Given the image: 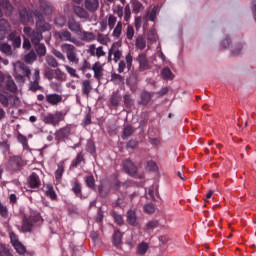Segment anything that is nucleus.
<instances>
[{
	"mask_svg": "<svg viewBox=\"0 0 256 256\" xmlns=\"http://www.w3.org/2000/svg\"><path fill=\"white\" fill-rule=\"evenodd\" d=\"M65 113L63 111H56L55 113H47L42 116V121L46 125L57 127L61 121H65Z\"/></svg>",
	"mask_w": 256,
	"mask_h": 256,
	"instance_id": "obj_1",
	"label": "nucleus"
},
{
	"mask_svg": "<svg viewBox=\"0 0 256 256\" xmlns=\"http://www.w3.org/2000/svg\"><path fill=\"white\" fill-rule=\"evenodd\" d=\"M62 53H65L68 61L70 63L79 64V57H77V48L73 44H62L61 45Z\"/></svg>",
	"mask_w": 256,
	"mask_h": 256,
	"instance_id": "obj_2",
	"label": "nucleus"
},
{
	"mask_svg": "<svg viewBox=\"0 0 256 256\" xmlns=\"http://www.w3.org/2000/svg\"><path fill=\"white\" fill-rule=\"evenodd\" d=\"M34 16L38 21H36V31L40 33H45L51 29V24L45 21V16L39 10H34Z\"/></svg>",
	"mask_w": 256,
	"mask_h": 256,
	"instance_id": "obj_3",
	"label": "nucleus"
},
{
	"mask_svg": "<svg viewBox=\"0 0 256 256\" xmlns=\"http://www.w3.org/2000/svg\"><path fill=\"white\" fill-rule=\"evenodd\" d=\"M6 82V89L10 93H17V84L11 77V75H5L3 72H0V91L3 90V83Z\"/></svg>",
	"mask_w": 256,
	"mask_h": 256,
	"instance_id": "obj_4",
	"label": "nucleus"
},
{
	"mask_svg": "<svg viewBox=\"0 0 256 256\" xmlns=\"http://www.w3.org/2000/svg\"><path fill=\"white\" fill-rule=\"evenodd\" d=\"M24 34L31 39V43L36 45L37 43H41L43 41V33L39 30H33V28L26 26L23 29Z\"/></svg>",
	"mask_w": 256,
	"mask_h": 256,
	"instance_id": "obj_5",
	"label": "nucleus"
},
{
	"mask_svg": "<svg viewBox=\"0 0 256 256\" xmlns=\"http://www.w3.org/2000/svg\"><path fill=\"white\" fill-rule=\"evenodd\" d=\"M41 81V74L39 68L34 70V74L32 76V80H30L28 87L32 93H37V91H43V86L39 85Z\"/></svg>",
	"mask_w": 256,
	"mask_h": 256,
	"instance_id": "obj_6",
	"label": "nucleus"
},
{
	"mask_svg": "<svg viewBox=\"0 0 256 256\" xmlns=\"http://www.w3.org/2000/svg\"><path fill=\"white\" fill-rule=\"evenodd\" d=\"M20 23L22 25H29L31 21H33V17H35V11L30 8H23L19 10Z\"/></svg>",
	"mask_w": 256,
	"mask_h": 256,
	"instance_id": "obj_7",
	"label": "nucleus"
},
{
	"mask_svg": "<svg viewBox=\"0 0 256 256\" xmlns=\"http://www.w3.org/2000/svg\"><path fill=\"white\" fill-rule=\"evenodd\" d=\"M57 37L60 39V41H65L68 43H73L77 47H80L81 42L69 32V30H62L57 33Z\"/></svg>",
	"mask_w": 256,
	"mask_h": 256,
	"instance_id": "obj_8",
	"label": "nucleus"
},
{
	"mask_svg": "<svg viewBox=\"0 0 256 256\" xmlns=\"http://www.w3.org/2000/svg\"><path fill=\"white\" fill-rule=\"evenodd\" d=\"M9 237H10L11 244L14 247V249L17 251V253H19L20 255H23L27 250L25 249V246H23L21 241H19V236H17L15 232L10 231Z\"/></svg>",
	"mask_w": 256,
	"mask_h": 256,
	"instance_id": "obj_9",
	"label": "nucleus"
},
{
	"mask_svg": "<svg viewBox=\"0 0 256 256\" xmlns=\"http://www.w3.org/2000/svg\"><path fill=\"white\" fill-rule=\"evenodd\" d=\"M131 67H133V56L131 53H128L125 56V60H121L118 63V73H124L126 69L127 71H131Z\"/></svg>",
	"mask_w": 256,
	"mask_h": 256,
	"instance_id": "obj_10",
	"label": "nucleus"
},
{
	"mask_svg": "<svg viewBox=\"0 0 256 256\" xmlns=\"http://www.w3.org/2000/svg\"><path fill=\"white\" fill-rule=\"evenodd\" d=\"M123 169L127 175L135 177L137 175V165L131 161V159H126L123 161Z\"/></svg>",
	"mask_w": 256,
	"mask_h": 256,
	"instance_id": "obj_11",
	"label": "nucleus"
},
{
	"mask_svg": "<svg viewBox=\"0 0 256 256\" xmlns=\"http://www.w3.org/2000/svg\"><path fill=\"white\" fill-rule=\"evenodd\" d=\"M8 167H11L13 171H19L23 167V158L20 156H11L8 160Z\"/></svg>",
	"mask_w": 256,
	"mask_h": 256,
	"instance_id": "obj_12",
	"label": "nucleus"
},
{
	"mask_svg": "<svg viewBox=\"0 0 256 256\" xmlns=\"http://www.w3.org/2000/svg\"><path fill=\"white\" fill-rule=\"evenodd\" d=\"M11 31V24L5 18L0 19V41H3L7 37V33Z\"/></svg>",
	"mask_w": 256,
	"mask_h": 256,
	"instance_id": "obj_13",
	"label": "nucleus"
},
{
	"mask_svg": "<svg viewBox=\"0 0 256 256\" xmlns=\"http://www.w3.org/2000/svg\"><path fill=\"white\" fill-rule=\"evenodd\" d=\"M137 62L139 63L140 71H147V69H150V67H151L149 58H147V54H145V53H140L138 55Z\"/></svg>",
	"mask_w": 256,
	"mask_h": 256,
	"instance_id": "obj_14",
	"label": "nucleus"
},
{
	"mask_svg": "<svg viewBox=\"0 0 256 256\" xmlns=\"http://www.w3.org/2000/svg\"><path fill=\"white\" fill-rule=\"evenodd\" d=\"M71 135V126L67 124L65 127L60 128L55 132V137L57 141L67 139Z\"/></svg>",
	"mask_w": 256,
	"mask_h": 256,
	"instance_id": "obj_15",
	"label": "nucleus"
},
{
	"mask_svg": "<svg viewBox=\"0 0 256 256\" xmlns=\"http://www.w3.org/2000/svg\"><path fill=\"white\" fill-rule=\"evenodd\" d=\"M68 29L72 32L75 33L76 35H79V33H81V30L83 29L81 27V23L77 22V20H75V18L70 17L68 18Z\"/></svg>",
	"mask_w": 256,
	"mask_h": 256,
	"instance_id": "obj_16",
	"label": "nucleus"
},
{
	"mask_svg": "<svg viewBox=\"0 0 256 256\" xmlns=\"http://www.w3.org/2000/svg\"><path fill=\"white\" fill-rule=\"evenodd\" d=\"M37 223V218L29 217L23 220L22 231L23 233H31L33 231V225Z\"/></svg>",
	"mask_w": 256,
	"mask_h": 256,
	"instance_id": "obj_17",
	"label": "nucleus"
},
{
	"mask_svg": "<svg viewBox=\"0 0 256 256\" xmlns=\"http://www.w3.org/2000/svg\"><path fill=\"white\" fill-rule=\"evenodd\" d=\"M28 185L31 189H39L41 187V178L38 174L33 172L28 178Z\"/></svg>",
	"mask_w": 256,
	"mask_h": 256,
	"instance_id": "obj_18",
	"label": "nucleus"
},
{
	"mask_svg": "<svg viewBox=\"0 0 256 256\" xmlns=\"http://www.w3.org/2000/svg\"><path fill=\"white\" fill-rule=\"evenodd\" d=\"M39 9L44 15H51L53 13V5L45 0H39Z\"/></svg>",
	"mask_w": 256,
	"mask_h": 256,
	"instance_id": "obj_19",
	"label": "nucleus"
},
{
	"mask_svg": "<svg viewBox=\"0 0 256 256\" xmlns=\"http://www.w3.org/2000/svg\"><path fill=\"white\" fill-rule=\"evenodd\" d=\"M7 39L12 42L14 49H19V47H21V36H19L17 32H11L7 36Z\"/></svg>",
	"mask_w": 256,
	"mask_h": 256,
	"instance_id": "obj_20",
	"label": "nucleus"
},
{
	"mask_svg": "<svg viewBox=\"0 0 256 256\" xmlns=\"http://www.w3.org/2000/svg\"><path fill=\"white\" fill-rule=\"evenodd\" d=\"M84 7L89 13H95L99 9V0H85Z\"/></svg>",
	"mask_w": 256,
	"mask_h": 256,
	"instance_id": "obj_21",
	"label": "nucleus"
},
{
	"mask_svg": "<svg viewBox=\"0 0 256 256\" xmlns=\"http://www.w3.org/2000/svg\"><path fill=\"white\" fill-rule=\"evenodd\" d=\"M85 8L81 6H74L73 7V13L75 16H77L79 19H89V12H87Z\"/></svg>",
	"mask_w": 256,
	"mask_h": 256,
	"instance_id": "obj_22",
	"label": "nucleus"
},
{
	"mask_svg": "<svg viewBox=\"0 0 256 256\" xmlns=\"http://www.w3.org/2000/svg\"><path fill=\"white\" fill-rule=\"evenodd\" d=\"M0 7H3L5 9L7 15H11L13 13V4L9 0H0ZM3 17V10L0 8V19Z\"/></svg>",
	"mask_w": 256,
	"mask_h": 256,
	"instance_id": "obj_23",
	"label": "nucleus"
},
{
	"mask_svg": "<svg viewBox=\"0 0 256 256\" xmlns=\"http://www.w3.org/2000/svg\"><path fill=\"white\" fill-rule=\"evenodd\" d=\"M80 37V41H84L85 43H91V41H95V34H93V32H88L85 30H81V32H79Z\"/></svg>",
	"mask_w": 256,
	"mask_h": 256,
	"instance_id": "obj_24",
	"label": "nucleus"
},
{
	"mask_svg": "<svg viewBox=\"0 0 256 256\" xmlns=\"http://www.w3.org/2000/svg\"><path fill=\"white\" fill-rule=\"evenodd\" d=\"M92 71L94 72V78L97 79V81H101V77H103V65L99 62L94 63Z\"/></svg>",
	"mask_w": 256,
	"mask_h": 256,
	"instance_id": "obj_25",
	"label": "nucleus"
},
{
	"mask_svg": "<svg viewBox=\"0 0 256 256\" xmlns=\"http://www.w3.org/2000/svg\"><path fill=\"white\" fill-rule=\"evenodd\" d=\"M46 101L50 105H59L63 101V97L59 94H48L46 95Z\"/></svg>",
	"mask_w": 256,
	"mask_h": 256,
	"instance_id": "obj_26",
	"label": "nucleus"
},
{
	"mask_svg": "<svg viewBox=\"0 0 256 256\" xmlns=\"http://www.w3.org/2000/svg\"><path fill=\"white\" fill-rule=\"evenodd\" d=\"M151 99H153V94L151 92H142L140 95V105H149L151 103Z\"/></svg>",
	"mask_w": 256,
	"mask_h": 256,
	"instance_id": "obj_27",
	"label": "nucleus"
},
{
	"mask_svg": "<svg viewBox=\"0 0 256 256\" xmlns=\"http://www.w3.org/2000/svg\"><path fill=\"white\" fill-rule=\"evenodd\" d=\"M123 33V22H117L116 26L113 28L112 37L115 39H120Z\"/></svg>",
	"mask_w": 256,
	"mask_h": 256,
	"instance_id": "obj_28",
	"label": "nucleus"
},
{
	"mask_svg": "<svg viewBox=\"0 0 256 256\" xmlns=\"http://www.w3.org/2000/svg\"><path fill=\"white\" fill-rule=\"evenodd\" d=\"M34 49L39 57H45L47 55V47L41 42L34 44Z\"/></svg>",
	"mask_w": 256,
	"mask_h": 256,
	"instance_id": "obj_29",
	"label": "nucleus"
},
{
	"mask_svg": "<svg viewBox=\"0 0 256 256\" xmlns=\"http://www.w3.org/2000/svg\"><path fill=\"white\" fill-rule=\"evenodd\" d=\"M135 45H136V49H139L140 51H144V49L147 47V40L143 37V35H139L136 38Z\"/></svg>",
	"mask_w": 256,
	"mask_h": 256,
	"instance_id": "obj_30",
	"label": "nucleus"
},
{
	"mask_svg": "<svg viewBox=\"0 0 256 256\" xmlns=\"http://www.w3.org/2000/svg\"><path fill=\"white\" fill-rule=\"evenodd\" d=\"M123 241V234L119 230H116L112 236V243L114 247H119Z\"/></svg>",
	"mask_w": 256,
	"mask_h": 256,
	"instance_id": "obj_31",
	"label": "nucleus"
},
{
	"mask_svg": "<svg viewBox=\"0 0 256 256\" xmlns=\"http://www.w3.org/2000/svg\"><path fill=\"white\" fill-rule=\"evenodd\" d=\"M126 217H127L128 225H132L133 227H135V225H137V214L135 213V211L129 210L127 212Z\"/></svg>",
	"mask_w": 256,
	"mask_h": 256,
	"instance_id": "obj_32",
	"label": "nucleus"
},
{
	"mask_svg": "<svg viewBox=\"0 0 256 256\" xmlns=\"http://www.w3.org/2000/svg\"><path fill=\"white\" fill-rule=\"evenodd\" d=\"M93 91V86H91V81L89 80H83L82 82V93L83 95H86V97H89V94Z\"/></svg>",
	"mask_w": 256,
	"mask_h": 256,
	"instance_id": "obj_33",
	"label": "nucleus"
},
{
	"mask_svg": "<svg viewBox=\"0 0 256 256\" xmlns=\"http://www.w3.org/2000/svg\"><path fill=\"white\" fill-rule=\"evenodd\" d=\"M17 69L22 73V75H25L27 79H31V69L29 66L23 63H19Z\"/></svg>",
	"mask_w": 256,
	"mask_h": 256,
	"instance_id": "obj_34",
	"label": "nucleus"
},
{
	"mask_svg": "<svg viewBox=\"0 0 256 256\" xmlns=\"http://www.w3.org/2000/svg\"><path fill=\"white\" fill-rule=\"evenodd\" d=\"M111 55H114V62L118 63L121 60V57H123V52L119 49L113 50L112 47L108 53V59H111Z\"/></svg>",
	"mask_w": 256,
	"mask_h": 256,
	"instance_id": "obj_35",
	"label": "nucleus"
},
{
	"mask_svg": "<svg viewBox=\"0 0 256 256\" xmlns=\"http://www.w3.org/2000/svg\"><path fill=\"white\" fill-rule=\"evenodd\" d=\"M63 173H65V166L63 165V162H60L54 172L56 181H60V179H62Z\"/></svg>",
	"mask_w": 256,
	"mask_h": 256,
	"instance_id": "obj_36",
	"label": "nucleus"
},
{
	"mask_svg": "<svg viewBox=\"0 0 256 256\" xmlns=\"http://www.w3.org/2000/svg\"><path fill=\"white\" fill-rule=\"evenodd\" d=\"M46 196L49 197V199H51V201L57 200V193L55 192L53 185L48 184L46 186Z\"/></svg>",
	"mask_w": 256,
	"mask_h": 256,
	"instance_id": "obj_37",
	"label": "nucleus"
},
{
	"mask_svg": "<svg viewBox=\"0 0 256 256\" xmlns=\"http://www.w3.org/2000/svg\"><path fill=\"white\" fill-rule=\"evenodd\" d=\"M0 51L8 57H11L13 55V48L8 43L0 44Z\"/></svg>",
	"mask_w": 256,
	"mask_h": 256,
	"instance_id": "obj_38",
	"label": "nucleus"
},
{
	"mask_svg": "<svg viewBox=\"0 0 256 256\" xmlns=\"http://www.w3.org/2000/svg\"><path fill=\"white\" fill-rule=\"evenodd\" d=\"M82 163H85V156H83V152H80L72 161L71 167H79V165H81Z\"/></svg>",
	"mask_w": 256,
	"mask_h": 256,
	"instance_id": "obj_39",
	"label": "nucleus"
},
{
	"mask_svg": "<svg viewBox=\"0 0 256 256\" xmlns=\"http://www.w3.org/2000/svg\"><path fill=\"white\" fill-rule=\"evenodd\" d=\"M9 99H11V94L3 93L0 91V103L4 107H9Z\"/></svg>",
	"mask_w": 256,
	"mask_h": 256,
	"instance_id": "obj_40",
	"label": "nucleus"
},
{
	"mask_svg": "<svg viewBox=\"0 0 256 256\" xmlns=\"http://www.w3.org/2000/svg\"><path fill=\"white\" fill-rule=\"evenodd\" d=\"M54 79L61 82L67 81V74H65V72H62L61 69L57 68L55 69Z\"/></svg>",
	"mask_w": 256,
	"mask_h": 256,
	"instance_id": "obj_41",
	"label": "nucleus"
},
{
	"mask_svg": "<svg viewBox=\"0 0 256 256\" xmlns=\"http://www.w3.org/2000/svg\"><path fill=\"white\" fill-rule=\"evenodd\" d=\"M135 133V128L131 125H126L123 129V139L131 137Z\"/></svg>",
	"mask_w": 256,
	"mask_h": 256,
	"instance_id": "obj_42",
	"label": "nucleus"
},
{
	"mask_svg": "<svg viewBox=\"0 0 256 256\" xmlns=\"http://www.w3.org/2000/svg\"><path fill=\"white\" fill-rule=\"evenodd\" d=\"M72 191L76 197H82L81 194V184L77 181L72 182Z\"/></svg>",
	"mask_w": 256,
	"mask_h": 256,
	"instance_id": "obj_43",
	"label": "nucleus"
},
{
	"mask_svg": "<svg viewBox=\"0 0 256 256\" xmlns=\"http://www.w3.org/2000/svg\"><path fill=\"white\" fill-rule=\"evenodd\" d=\"M157 227H159V221L153 220L146 224L145 231L151 233V231H153V229H157Z\"/></svg>",
	"mask_w": 256,
	"mask_h": 256,
	"instance_id": "obj_44",
	"label": "nucleus"
},
{
	"mask_svg": "<svg viewBox=\"0 0 256 256\" xmlns=\"http://www.w3.org/2000/svg\"><path fill=\"white\" fill-rule=\"evenodd\" d=\"M44 76L48 81H53L55 79V70L47 67L44 69Z\"/></svg>",
	"mask_w": 256,
	"mask_h": 256,
	"instance_id": "obj_45",
	"label": "nucleus"
},
{
	"mask_svg": "<svg viewBox=\"0 0 256 256\" xmlns=\"http://www.w3.org/2000/svg\"><path fill=\"white\" fill-rule=\"evenodd\" d=\"M149 249V245L145 242H142L137 247V254L138 255H145L147 250Z\"/></svg>",
	"mask_w": 256,
	"mask_h": 256,
	"instance_id": "obj_46",
	"label": "nucleus"
},
{
	"mask_svg": "<svg viewBox=\"0 0 256 256\" xmlns=\"http://www.w3.org/2000/svg\"><path fill=\"white\" fill-rule=\"evenodd\" d=\"M126 37L128 41H133V38L135 37V28L132 25L127 26Z\"/></svg>",
	"mask_w": 256,
	"mask_h": 256,
	"instance_id": "obj_47",
	"label": "nucleus"
},
{
	"mask_svg": "<svg viewBox=\"0 0 256 256\" xmlns=\"http://www.w3.org/2000/svg\"><path fill=\"white\" fill-rule=\"evenodd\" d=\"M17 140L18 143H21L23 149H29V142L27 140V137H25L23 134H18Z\"/></svg>",
	"mask_w": 256,
	"mask_h": 256,
	"instance_id": "obj_48",
	"label": "nucleus"
},
{
	"mask_svg": "<svg viewBox=\"0 0 256 256\" xmlns=\"http://www.w3.org/2000/svg\"><path fill=\"white\" fill-rule=\"evenodd\" d=\"M46 63L49 65V67H53L54 69H57V67H59L57 59H55V57L53 56H47Z\"/></svg>",
	"mask_w": 256,
	"mask_h": 256,
	"instance_id": "obj_49",
	"label": "nucleus"
},
{
	"mask_svg": "<svg viewBox=\"0 0 256 256\" xmlns=\"http://www.w3.org/2000/svg\"><path fill=\"white\" fill-rule=\"evenodd\" d=\"M116 24H117V17H115V15L113 14H110L108 16V27L110 31H112V29H115Z\"/></svg>",
	"mask_w": 256,
	"mask_h": 256,
	"instance_id": "obj_50",
	"label": "nucleus"
},
{
	"mask_svg": "<svg viewBox=\"0 0 256 256\" xmlns=\"http://www.w3.org/2000/svg\"><path fill=\"white\" fill-rule=\"evenodd\" d=\"M54 23L55 25H57L58 27H63V25H65V23H67V19L65 18V16L63 15H59L54 19Z\"/></svg>",
	"mask_w": 256,
	"mask_h": 256,
	"instance_id": "obj_51",
	"label": "nucleus"
},
{
	"mask_svg": "<svg viewBox=\"0 0 256 256\" xmlns=\"http://www.w3.org/2000/svg\"><path fill=\"white\" fill-rule=\"evenodd\" d=\"M110 103H111L112 107H117L119 105V103H121V96H119L117 94H113L110 97Z\"/></svg>",
	"mask_w": 256,
	"mask_h": 256,
	"instance_id": "obj_52",
	"label": "nucleus"
},
{
	"mask_svg": "<svg viewBox=\"0 0 256 256\" xmlns=\"http://www.w3.org/2000/svg\"><path fill=\"white\" fill-rule=\"evenodd\" d=\"M121 81H123V76H121V74L113 73L111 75V82L115 85H120Z\"/></svg>",
	"mask_w": 256,
	"mask_h": 256,
	"instance_id": "obj_53",
	"label": "nucleus"
},
{
	"mask_svg": "<svg viewBox=\"0 0 256 256\" xmlns=\"http://www.w3.org/2000/svg\"><path fill=\"white\" fill-rule=\"evenodd\" d=\"M157 9H158L157 6H154V7L152 8V10L150 11V13H148V14L146 15V19L148 18V20L154 22V21H155V18L157 17Z\"/></svg>",
	"mask_w": 256,
	"mask_h": 256,
	"instance_id": "obj_54",
	"label": "nucleus"
},
{
	"mask_svg": "<svg viewBox=\"0 0 256 256\" xmlns=\"http://www.w3.org/2000/svg\"><path fill=\"white\" fill-rule=\"evenodd\" d=\"M144 211L145 213H147L148 215H151L153 213H155V204L153 203H147L144 205Z\"/></svg>",
	"mask_w": 256,
	"mask_h": 256,
	"instance_id": "obj_55",
	"label": "nucleus"
},
{
	"mask_svg": "<svg viewBox=\"0 0 256 256\" xmlns=\"http://www.w3.org/2000/svg\"><path fill=\"white\" fill-rule=\"evenodd\" d=\"M14 78L16 79L17 83H25V76L17 73V64H14Z\"/></svg>",
	"mask_w": 256,
	"mask_h": 256,
	"instance_id": "obj_56",
	"label": "nucleus"
},
{
	"mask_svg": "<svg viewBox=\"0 0 256 256\" xmlns=\"http://www.w3.org/2000/svg\"><path fill=\"white\" fill-rule=\"evenodd\" d=\"M162 77L163 79H173V72H171V69H169L168 67H165L162 70Z\"/></svg>",
	"mask_w": 256,
	"mask_h": 256,
	"instance_id": "obj_57",
	"label": "nucleus"
},
{
	"mask_svg": "<svg viewBox=\"0 0 256 256\" xmlns=\"http://www.w3.org/2000/svg\"><path fill=\"white\" fill-rule=\"evenodd\" d=\"M131 19V6H129V4H127L124 8V21L129 22V20Z\"/></svg>",
	"mask_w": 256,
	"mask_h": 256,
	"instance_id": "obj_58",
	"label": "nucleus"
},
{
	"mask_svg": "<svg viewBox=\"0 0 256 256\" xmlns=\"http://www.w3.org/2000/svg\"><path fill=\"white\" fill-rule=\"evenodd\" d=\"M0 215L4 219H7L9 217V210L7 209V206L3 205V203L0 202Z\"/></svg>",
	"mask_w": 256,
	"mask_h": 256,
	"instance_id": "obj_59",
	"label": "nucleus"
},
{
	"mask_svg": "<svg viewBox=\"0 0 256 256\" xmlns=\"http://www.w3.org/2000/svg\"><path fill=\"white\" fill-rule=\"evenodd\" d=\"M143 8V4H141V2L139 1H134L132 3V9H133V13H140L141 9Z\"/></svg>",
	"mask_w": 256,
	"mask_h": 256,
	"instance_id": "obj_60",
	"label": "nucleus"
},
{
	"mask_svg": "<svg viewBox=\"0 0 256 256\" xmlns=\"http://www.w3.org/2000/svg\"><path fill=\"white\" fill-rule=\"evenodd\" d=\"M86 185L89 189H95V177H93V175L86 178Z\"/></svg>",
	"mask_w": 256,
	"mask_h": 256,
	"instance_id": "obj_61",
	"label": "nucleus"
},
{
	"mask_svg": "<svg viewBox=\"0 0 256 256\" xmlns=\"http://www.w3.org/2000/svg\"><path fill=\"white\" fill-rule=\"evenodd\" d=\"M86 151L88 153H90L91 155H93V153H95V143L91 140H88L87 144H86Z\"/></svg>",
	"mask_w": 256,
	"mask_h": 256,
	"instance_id": "obj_62",
	"label": "nucleus"
},
{
	"mask_svg": "<svg viewBox=\"0 0 256 256\" xmlns=\"http://www.w3.org/2000/svg\"><path fill=\"white\" fill-rule=\"evenodd\" d=\"M158 167H157V163L153 160H150L147 162L146 165V170L147 171H157Z\"/></svg>",
	"mask_w": 256,
	"mask_h": 256,
	"instance_id": "obj_63",
	"label": "nucleus"
},
{
	"mask_svg": "<svg viewBox=\"0 0 256 256\" xmlns=\"http://www.w3.org/2000/svg\"><path fill=\"white\" fill-rule=\"evenodd\" d=\"M148 43H150V45H153V43L157 42V34L154 31H150L148 33Z\"/></svg>",
	"mask_w": 256,
	"mask_h": 256,
	"instance_id": "obj_64",
	"label": "nucleus"
}]
</instances>
